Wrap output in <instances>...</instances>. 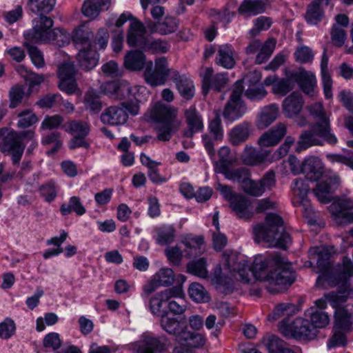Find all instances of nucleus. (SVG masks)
I'll return each mask as SVG.
<instances>
[{
    "instance_id": "f257e3e1",
    "label": "nucleus",
    "mask_w": 353,
    "mask_h": 353,
    "mask_svg": "<svg viewBox=\"0 0 353 353\" xmlns=\"http://www.w3.org/2000/svg\"><path fill=\"white\" fill-rule=\"evenodd\" d=\"M225 265L236 280L249 283L251 276L267 283L266 288L272 294L281 293L292 285L295 279L291 265L279 255H259L252 267L238 255L232 254L225 257Z\"/></svg>"
},
{
    "instance_id": "f03ea898",
    "label": "nucleus",
    "mask_w": 353,
    "mask_h": 353,
    "mask_svg": "<svg viewBox=\"0 0 353 353\" xmlns=\"http://www.w3.org/2000/svg\"><path fill=\"white\" fill-rule=\"evenodd\" d=\"M310 112L314 121L310 125L309 130L303 131L300 134L295 149L297 152L313 145L322 146L323 140L330 145H335L337 143L336 137L331 133L330 120L323 106L319 103H315L310 107Z\"/></svg>"
},
{
    "instance_id": "7ed1b4c3",
    "label": "nucleus",
    "mask_w": 353,
    "mask_h": 353,
    "mask_svg": "<svg viewBox=\"0 0 353 353\" xmlns=\"http://www.w3.org/2000/svg\"><path fill=\"white\" fill-rule=\"evenodd\" d=\"M143 77L145 82L152 87L163 85L167 78L170 77L184 99L189 100L194 97V86L192 81L185 75H180L178 71L168 68V61L165 57L157 59L154 68L152 61H150L143 72Z\"/></svg>"
},
{
    "instance_id": "20e7f679",
    "label": "nucleus",
    "mask_w": 353,
    "mask_h": 353,
    "mask_svg": "<svg viewBox=\"0 0 353 353\" xmlns=\"http://www.w3.org/2000/svg\"><path fill=\"white\" fill-rule=\"evenodd\" d=\"M253 234L256 242H265L270 247L286 250L291 243V237L285 231L282 218L274 213L267 214L264 223L254 225Z\"/></svg>"
},
{
    "instance_id": "39448f33",
    "label": "nucleus",
    "mask_w": 353,
    "mask_h": 353,
    "mask_svg": "<svg viewBox=\"0 0 353 353\" xmlns=\"http://www.w3.org/2000/svg\"><path fill=\"white\" fill-rule=\"evenodd\" d=\"M353 276V263L347 256L343 258V265L340 272L335 275L334 285H339L336 291L325 294L323 297L316 300V305L319 307H324L327 303L336 307L340 303H345L348 299L353 297V286L349 279Z\"/></svg>"
},
{
    "instance_id": "423d86ee",
    "label": "nucleus",
    "mask_w": 353,
    "mask_h": 353,
    "mask_svg": "<svg viewBox=\"0 0 353 353\" xmlns=\"http://www.w3.org/2000/svg\"><path fill=\"white\" fill-rule=\"evenodd\" d=\"M150 117L157 123V138L161 141H168L181 124L176 119V110L161 103L154 105L151 110Z\"/></svg>"
},
{
    "instance_id": "0eeeda50",
    "label": "nucleus",
    "mask_w": 353,
    "mask_h": 353,
    "mask_svg": "<svg viewBox=\"0 0 353 353\" xmlns=\"http://www.w3.org/2000/svg\"><path fill=\"white\" fill-rule=\"evenodd\" d=\"M34 137V133L32 130L22 132L10 130L3 137L0 143V151L11 157L14 165H19L26 148L23 141L32 140Z\"/></svg>"
},
{
    "instance_id": "6e6552de",
    "label": "nucleus",
    "mask_w": 353,
    "mask_h": 353,
    "mask_svg": "<svg viewBox=\"0 0 353 353\" xmlns=\"http://www.w3.org/2000/svg\"><path fill=\"white\" fill-rule=\"evenodd\" d=\"M120 106H110L101 115L103 123L117 125L125 123L128 120V113L132 115L138 114L139 105L137 102H121Z\"/></svg>"
},
{
    "instance_id": "1a4fd4ad",
    "label": "nucleus",
    "mask_w": 353,
    "mask_h": 353,
    "mask_svg": "<svg viewBox=\"0 0 353 353\" xmlns=\"http://www.w3.org/2000/svg\"><path fill=\"white\" fill-rule=\"evenodd\" d=\"M244 87L241 81L234 84V88L227 103L225 105L223 116L229 121H234L241 118L246 110V107L241 99Z\"/></svg>"
},
{
    "instance_id": "9d476101",
    "label": "nucleus",
    "mask_w": 353,
    "mask_h": 353,
    "mask_svg": "<svg viewBox=\"0 0 353 353\" xmlns=\"http://www.w3.org/2000/svg\"><path fill=\"white\" fill-rule=\"evenodd\" d=\"M39 17L32 20V29L24 34L26 40L38 43H47L50 38L53 20L43 14H39Z\"/></svg>"
},
{
    "instance_id": "9b49d317",
    "label": "nucleus",
    "mask_w": 353,
    "mask_h": 353,
    "mask_svg": "<svg viewBox=\"0 0 353 353\" xmlns=\"http://www.w3.org/2000/svg\"><path fill=\"white\" fill-rule=\"evenodd\" d=\"M281 331L285 336L299 340H312L318 332L307 319L303 318H296L290 324L281 327Z\"/></svg>"
},
{
    "instance_id": "f8f14e48",
    "label": "nucleus",
    "mask_w": 353,
    "mask_h": 353,
    "mask_svg": "<svg viewBox=\"0 0 353 353\" xmlns=\"http://www.w3.org/2000/svg\"><path fill=\"white\" fill-rule=\"evenodd\" d=\"M183 295L182 287L179 285L165 290L157 293L149 299L148 308L152 314L161 317L167 312L162 310L163 303L169 301L172 297H181Z\"/></svg>"
},
{
    "instance_id": "ddd939ff",
    "label": "nucleus",
    "mask_w": 353,
    "mask_h": 353,
    "mask_svg": "<svg viewBox=\"0 0 353 353\" xmlns=\"http://www.w3.org/2000/svg\"><path fill=\"white\" fill-rule=\"evenodd\" d=\"M77 70L72 62H64L58 68V76L60 79L59 89L68 94H72L77 90L75 75Z\"/></svg>"
},
{
    "instance_id": "4468645a",
    "label": "nucleus",
    "mask_w": 353,
    "mask_h": 353,
    "mask_svg": "<svg viewBox=\"0 0 353 353\" xmlns=\"http://www.w3.org/2000/svg\"><path fill=\"white\" fill-rule=\"evenodd\" d=\"M343 303H340L336 307L330 305L335 309L334 330L350 332L353 328V305L341 307Z\"/></svg>"
},
{
    "instance_id": "2eb2a0df",
    "label": "nucleus",
    "mask_w": 353,
    "mask_h": 353,
    "mask_svg": "<svg viewBox=\"0 0 353 353\" xmlns=\"http://www.w3.org/2000/svg\"><path fill=\"white\" fill-rule=\"evenodd\" d=\"M275 45L276 40L274 39L267 40L263 45L259 40H254L246 47L245 53L247 54H253L259 50L256 57L255 63L256 64H261L266 61L272 55L275 48Z\"/></svg>"
},
{
    "instance_id": "dca6fc26",
    "label": "nucleus",
    "mask_w": 353,
    "mask_h": 353,
    "mask_svg": "<svg viewBox=\"0 0 353 353\" xmlns=\"http://www.w3.org/2000/svg\"><path fill=\"white\" fill-rule=\"evenodd\" d=\"M168 339L165 336L145 334L137 346V353H161L165 350Z\"/></svg>"
},
{
    "instance_id": "f3484780",
    "label": "nucleus",
    "mask_w": 353,
    "mask_h": 353,
    "mask_svg": "<svg viewBox=\"0 0 353 353\" xmlns=\"http://www.w3.org/2000/svg\"><path fill=\"white\" fill-rule=\"evenodd\" d=\"M129 27L127 35V43L131 47H138L143 49L148 39L145 37V27L139 20L133 18Z\"/></svg>"
},
{
    "instance_id": "a211bd4d",
    "label": "nucleus",
    "mask_w": 353,
    "mask_h": 353,
    "mask_svg": "<svg viewBox=\"0 0 353 353\" xmlns=\"http://www.w3.org/2000/svg\"><path fill=\"white\" fill-rule=\"evenodd\" d=\"M292 79L303 93L307 95H312L316 85V80L315 75L312 72L300 68L299 70L292 72Z\"/></svg>"
},
{
    "instance_id": "6ab92c4d",
    "label": "nucleus",
    "mask_w": 353,
    "mask_h": 353,
    "mask_svg": "<svg viewBox=\"0 0 353 353\" xmlns=\"http://www.w3.org/2000/svg\"><path fill=\"white\" fill-rule=\"evenodd\" d=\"M303 174L312 181H318L324 172L322 161L315 156H310L303 161Z\"/></svg>"
},
{
    "instance_id": "aec40b11",
    "label": "nucleus",
    "mask_w": 353,
    "mask_h": 353,
    "mask_svg": "<svg viewBox=\"0 0 353 353\" xmlns=\"http://www.w3.org/2000/svg\"><path fill=\"white\" fill-rule=\"evenodd\" d=\"M304 100L299 92H293L283 101V111L286 117L298 115L303 109Z\"/></svg>"
},
{
    "instance_id": "412c9836",
    "label": "nucleus",
    "mask_w": 353,
    "mask_h": 353,
    "mask_svg": "<svg viewBox=\"0 0 353 353\" xmlns=\"http://www.w3.org/2000/svg\"><path fill=\"white\" fill-rule=\"evenodd\" d=\"M270 150L260 149L246 145L242 153V159L245 164L254 165L264 162L270 155Z\"/></svg>"
},
{
    "instance_id": "4be33fe9",
    "label": "nucleus",
    "mask_w": 353,
    "mask_h": 353,
    "mask_svg": "<svg viewBox=\"0 0 353 353\" xmlns=\"http://www.w3.org/2000/svg\"><path fill=\"white\" fill-rule=\"evenodd\" d=\"M279 108L276 104H270L263 107L256 119V126L259 129H265L272 124L279 117Z\"/></svg>"
},
{
    "instance_id": "5701e85b",
    "label": "nucleus",
    "mask_w": 353,
    "mask_h": 353,
    "mask_svg": "<svg viewBox=\"0 0 353 353\" xmlns=\"http://www.w3.org/2000/svg\"><path fill=\"white\" fill-rule=\"evenodd\" d=\"M77 59L80 68L89 71L96 67L99 61V54L92 48L79 49Z\"/></svg>"
},
{
    "instance_id": "b1692460",
    "label": "nucleus",
    "mask_w": 353,
    "mask_h": 353,
    "mask_svg": "<svg viewBox=\"0 0 353 353\" xmlns=\"http://www.w3.org/2000/svg\"><path fill=\"white\" fill-rule=\"evenodd\" d=\"M149 62L145 63V55L137 50L129 51L124 57V66L131 71H139L143 68L144 65L145 69Z\"/></svg>"
},
{
    "instance_id": "393cba45",
    "label": "nucleus",
    "mask_w": 353,
    "mask_h": 353,
    "mask_svg": "<svg viewBox=\"0 0 353 353\" xmlns=\"http://www.w3.org/2000/svg\"><path fill=\"white\" fill-rule=\"evenodd\" d=\"M161 327L168 334L175 336V339L178 342V336L186 330L188 326L177 321L175 318L168 316V312L162 315L160 321Z\"/></svg>"
},
{
    "instance_id": "a878e982",
    "label": "nucleus",
    "mask_w": 353,
    "mask_h": 353,
    "mask_svg": "<svg viewBox=\"0 0 353 353\" xmlns=\"http://www.w3.org/2000/svg\"><path fill=\"white\" fill-rule=\"evenodd\" d=\"M30 88L27 89L26 84H15L9 90V108L14 109L18 107L26 97L30 95Z\"/></svg>"
},
{
    "instance_id": "bb28decb",
    "label": "nucleus",
    "mask_w": 353,
    "mask_h": 353,
    "mask_svg": "<svg viewBox=\"0 0 353 353\" xmlns=\"http://www.w3.org/2000/svg\"><path fill=\"white\" fill-rule=\"evenodd\" d=\"M148 28L152 32H157L161 34H168L174 32L178 27V21L174 17H166L162 22L154 23L149 21Z\"/></svg>"
},
{
    "instance_id": "cd10ccee",
    "label": "nucleus",
    "mask_w": 353,
    "mask_h": 353,
    "mask_svg": "<svg viewBox=\"0 0 353 353\" xmlns=\"http://www.w3.org/2000/svg\"><path fill=\"white\" fill-rule=\"evenodd\" d=\"M325 0H314L308 6L305 13V19L307 23L316 24L321 21L324 16V6Z\"/></svg>"
},
{
    "instance_id": "c85d7f7f",
    "label": "nucleus",
    "mask_w": 353,
    "mask_h": 353,
    "mask_svg": "<svg viewBox=\"0 0 353 353\" xmlns=\"http://www.w3.org/2000/svg\"><path fill=\"white\" fill-rule=\"evenodd\" d=\"M185 115L188 125V129L185 131L184 135L186 137L191 138L195 132L201 131L203 129V121L195 108H191L186 110Z\"/></svg>"
},
{
    "instance_id": "c756f323",
    "label": "nucleus",
    "mask_w": 353,
    "mask_h": 353,
    "mask_svg": "<svg viewBox=\"0 0 353 353\" xmlns=\"http://www.w3.org/2000/svg\"><path fill=\"white\" fill-rule=\"evenodd\" d=\"M251 132V125L248 122H243L234 127L230 131V141L233 145H239L246 141Z\"/></svg>"
},
{
    "instance_id": "7c9ffc66",
    "label": "nucleus",
    "mask_w": 353,
    "mask_h": 353,
    "mask_svg": "<svg viewBox=\"0 0 353 353\" xmlns=\"http://www.w3.org/2000/svg\"><path fill=\"white\" fill-rule=\"evenodd\" d=\"M93 37V32L89 28H79L74 31L72 41L79 49H89L91 48V41Z\"/></svg>"
},
{
    "instance_id": "2f4dec72",
    "label": "nucleus",
    "mask_w": 353,
    "mask_h": 353,
    "mask_svg": "<svg viewBox=\"0 0 353 353\" xmlns=\"http://www.w3.org/2000/svg\"><path fill=\"white\" fill-rule=\"evenodd\" d=\"M230 206L239 219L248 220L252 216V213L248 210V201L243 195L237 194L234 196L230 201Z\"/></svg>"
},
{
    "instance_id": "473e14b6",
    "label": "nucleus",
    "mask_w": 353,
    "mask_h": 353,
    "mask_svg": "<svg viewBox=\"0 0 353 353\" xmlns=\"http://www.w3.org/2000/svg\"><path fill=\"white\" fill-rule=\"evenodd\" d=\"M156 235L154 239L159 245L171 244L175 239V229L172 225H163L154 229Z\"/></svg>"
},
{
    "instance_id": "72a5a7b5",
    "label": "nucleus",
    "mask_w": 353,
    "mask_h": 353,
    "mask_svg": "<svg viewBox=\"0 0 353 353\" xmlns=\"http://www.w3.org/2000/svg\"><path fill=\"white\" fill-rule=\"evenodd\" d=\"M178 343L192 347H199L205 343L204 336L200 333L192 332L187 328L178 336Z\"/></svg>"
},
{
    "instance_id": "f704fd0d",
    "label": "nucleus",
    "mask_w": 353,
    "mask_h": 353,
    "mask_svg": "<svg viewBox=\"0 0 353 353\" xmlns=\"http://www.w3.org/2000/svg\"><path fill=\"white\" fill-rule=\"evenodd\" d=\"M220 171L226 179L241 183L242 188L250 177L249 170L244 167L230 169L228 166Z\"/></svg>"
},
{
    "instance_id": "c9c22d12",
    "label": "nucleus",
    "mask_w": 353,
    "mask_h": 353,
    "mask_svg": "<svg viewBox=\"0 0 353 353\" xmlns=\"http://www.w3.org/2000/svg\"><path fill=\"white\" fill-rule=\"evenodd\" d=\"M216 62L218 65L228 69L234 67L235 61L232 47L230 45L225 44L219 47Z\"/></svg>"
},
{
    "instance_id": "e433bc0d",
    "label": "nucleus",
    "mask_w": 353,
    "mask_h": 353,
    "mask_svg": "<svg viewBox=\"0 0 353 353\" xmlns=\"http://www.w3.org/2000/svg\"><path fill=\"white\" fill-rule=\"evenodd\" d=\"M106 89L112 91V96L113 98L119 100L128 99L126 102H134L132 100V90L131 88L127 84H120L118 83L112 82L106 85ZM134 102L137 103V100Z\"/></svg>"
},
{
    "instance_id": "4c0bfd02",
    "label": "nucleus",
    "mask_w": 353,
    "mask_h": 353,
    "mask_svg": "<svg viewBox=\"0 0 353 353\" xmlns=\"http://www.w3.org/2000/svg\"><path fill=\"white\" fill-rule=\"evenodd\" d=\"M316 301H315V304ZM316 306L320 309L318 310L316 308H311L307 312V316L310 319V324L312 326H314V329L317 330V328H324L325 327L330 323V318L327 314L325 312H323L321 310L324 309V307H319L316 305Z\"/></svg>"
},
{
    "instance_id": "58836bf2",
    "label": "nucleus",
    "mask_w": 353,
    "mask_h": 353,
    "mask_svg": "<svg viewBox=\"0 0 353 353\" xmlns=\"http://www.w3.org/2000/svg\"><path fill=\"white\" fill-rule=\"evenodd\" d=\"M330 208L332 213L336 217H341L348 220L349 215L352 214L348 210L353 209V199L347 198L339 199L337 202L333 203Z\"/></svg>"
},
{
    "instance_id": "ea45409f",
    "label": "nucleus",
    "mask_w": 353,
    "mask_h": 353,
    "mask_svg": "<svg viewBox=\"0 0 353 353\" xmlns=\"http://www.w3.org/2000/svg\"><path fill=\"white\" fill-rule=\"evenodd\" d=\"M264 4L260 1L245 0L238 8L240 14L248 17L264 11Z\"/></svg>"
},
{
    "instance_id": "a19ab883",
    "label": "nucleus",
    "mask_w": 353,
    "mask_h": 353,
    "mask_svg": "<svg viewBox=\"0 0 353 353\" xmlns=\"http://www.w3.org/2000/svg\"><path fill=\"white\" fill-rule=\"evenodd\" d=\"M183 243L185 247L183 251L185 256L192 258L201 253V246L203 244V238L202 236L186 238L183 241Z\"/></svg>"
},
{
    "instance_id": "79ce46f5",
    "label": "nucleus",
    "mask_w": 353,
    "mask_h": 353,
    "mask_svg": "<svg viewBox=\"0 0 353 353\" xmlns=\"http://www.w3.org/2000/svg\"><path fill=\"white\" fill-rule=\"evenodd\" d=\"M63 129L74 136L87 137L90 132V125L83 121L73 120L65 123Z\"/></svg>"
},
{
    "instance_id": "37998d69",
    "label": "nucleus",
    "mask_w": 353,
    "mask_h": 353,
    "mask_svg": "<svg viewBox=\"0 0 353 353\" xmlns=\"http://www.w3.org/2000/svg\"><path fill=\"white\" fill-rule=\"evenodd\" d=\"M56 0H28V6L30 11L34 14H48L54 6Z\"/></svg>"
},
{
    "instance_id": "c03bdc74",
    "label": "nucleus",
    "mask_w": 353,
    "mask_h": 353,
    "mask_svg": "<svg viewBox=\"0 0 353 353\" xmlns=\"http://www.w3.org/2000/svg\"><path fill=\"white\" fill-rule=\"evenodd\" d=\"M314 253L317 255V267L322 273L327 272L331 268V252L327 247L316 248Z\"/></svg>"
},
{
    "instance_id": "a18cd8bd",
    "label": "nucleus",
    "mask_w": 353,
    "mask_h": 353,
    "mask_svg": "<svg viewBox=\"0 0 353 353\" xmlns=\"http://www.w3.org/2000/svg\"><path fill=\"white\" fill-rule=\"evenodd\" d=\"M206 266L207 263L204 258L192 260L187 264V272L200 278L206 279L208 276Z\"/></svg>"
},
{
    "instance_id": "49530a36",
    "label": "nucleus",
    "mask_w": 353,
    "mask_h": 353,
    "mask_svg": "<svg viewBox=\"0 0 353 353\" xmlns=\"http://www.w3.org/2000/svg\"><path fill=\"white\" fill-rule=\"evenodd\" d=\"M60 211L63 215H68L74 212L77 215L81 216L85 212V208L83 205L81 199L78 196H72L68 203H63Z\"/></svg>"
},
{
    "instance_id": "de8ad7c7",
    "label": "nucleus",
    "mask_w": 353,
    "mask_h": 353,
    "mask_svg": "<svg viewBox=\"0 0 353 353\" xmlns=\"http://www.w3.org/2000/svg\"><path fill=\"white\" fill-rule=\"evenodd\" d=\"M295 88V82L292 79V72L286 78H282L272 87L273 92L285 96Z\"/></svg>"
},
{
    "instance_id": "09e8293b",
    "label": "nucleus",
    "mask_w": 353,
    "mask_h": 353,
    "mask_svg": "<svg viewBox=\"0 0 353 353\" xmlns=\"http://www.w3.org/2000/svg\"><path fill=\"white\" fill-rule=\"evenodd\" d=\"M84 104L87 110L92 113H98L102 108L99 95L94 90H89L84 96Z\"/></svg>"
},
{
    "instance_id": "8fccbe9b",
    "label": "nucleus",
    "mask_w": 353,
    "mask_h": 353,
    "mask_svg": "<svg viewBox=\"0 0 353 353\" xmlns=\"http://www.w3.org/2000/svg\"><path fill=\"white\" fill-rule=\"evenodd\" d=\"M190 297L197 303L209 301L210 296L204 287L199 283H192L188 289Z\"/></svg>"
},
{
    "instance_id": "3c124183",
    "label": "nucleus",
    "mask_w": 353,
    "mask_h": 353,
    "mask_svg": "<svg viewBox=\"0 0 353 353\" xmlns=\"http://www.w3.org/2000/svg\"><path fill=\"white\" fill-rule=\"evenodd\" d=\"M49 37L50 38L48 40V43L52 42L59 47L70 43V39L72 38L67 31L59 28L52 29L50 34H49Z\"/></svg>"
},
{
    "instance_id": "603ef678",
    "label": "nucleus",
    "mask_w": 353,
    "mask_h": 353,
    "mask_svg": "<svg viewBox=\"0 0 353 353\" xmlns=\"http://www.w3.org/2000/svg\"><path fill=\"white\" fill-rule=\"evenodd\" d=\"M261 343L267 348L269 353H280L285 342L274 335L263 337Z\"/></svg>"
},
{
    "instance_id": "864d4df0",
    "label": "nucleus",
    "mask_w": 353,
    "mask_h": 353,
    "mask_svg": "<svg viewBox=\"0 0 353 353\" xmlns=\"http://www.w3.org/2000/svg\"><path fill=\"white\" fill-rule=\"evenodd\" d=\"M32 42L26 40L24 46L34 65L37 68H43L45 65L44 58L41 51L36 46L31 44Z\"/></svg>"
},
{
    "instance_id": "5fc2aeb1",
    "label": "nucleus",
    "mask_w": 353,
    "mask_h": 353,
    "mask_svg": "<svg viewBox=\"0 0 353 353\" xmlns=\"http://www.w3.org/2000/svg\"><path fill=\"white\" fill-rule=\"evenodd\" d=\"M313 192L317 199L323 203H327L330 201V195L334 192L329 188V185L325 180L317 183Z\"/></svg>"
},
{
    "instance_id": "6e6d98bb",
    "label": "nucleus",
    "mask_w": 353,
    "mask_h": 353,
    "mask_svg": "<svg viewBox=\"0 0 353 353\" xmlns=\"http://www.w3.org/2000/svg\"><path fill=\"white\" fill-rule=\"evenodd\" d=\"M20 118L17 123V126L20 128H26L38 121L36 114L30 109L24 110L18 114Z\"/></svg>"
},
{
    "instance_id": "4d7b16f0",
    "label": "nucleus",
    "mask_w": 353,
    "mask_h": 353,
    "mask_svg": "<svg viewBox=\"0 0 353 353\" xmlns=\"http://www.w3.org/2000/svg\"><path fill=\"white\" fill-rule=\"evenodd\" d=\"M159 285L162 286H169L174 283V274L170 268H161L155 275Z\"/></svg>"
},
{
    "instance_id": "13d9d810",
    "label": "nucleus",
    "mask_w": 353,
    "mask_h": 353,
    "mask_svg": "<svg viewBox=\"0 0 353 353\" xmlns=\"http://www.w3.org/2000/svg\"><path fill=\"white\" fill-rule=\"evenodd\" d=\"M169 48L170 46L166 41L159 39L154 41L148 39L143 49L156 53H165L168 51Z\"/></svg>"
},
{
    "instance_id": "bf43d9fd",
    "label": "nucleus",
    "mask_w": 353,
    "mask_h": 353,
    "mask_svg": "<svg viewBox=\"0 0 353 353\" xmlns=\"http://www.w3.org/2000/svg\"><path fill=\"white\" fill-rule=\"evenodd\" d=\"M346 33L345 30L337 24L332 26L331 31V39L334 45L336 47H341L345 41Z\"/></svg>"
},
{
    "instance_id": "052dcab7",
    "label": "nucleus",
    "mask_w": 353,
    "mask_h": 353,
    "mask_svg": "<svg viewBox=\"0 0 353 353\" xmlns=\"http://www.w3.org/2000/svg\"><path fill=\"white\" fill-rule=\"evenodd\" d=\"M243 190L248 194L253 196H259L264 192L259 181H253L250 177L243 187Z\"/></svg>"
},
{
    "instance_id": "680f3d73",
    "label": "nucleus",
    "mask_w": 353,
    "mask_h": 353,
    "mask_svg": "<svg viewBox=\"0 0 353 353\" xmlns=\"http://www.w3.org/2000/svg\"><path fill=\"white\" fill-rule=\"evenodd\" d=\"M294 56L296 60L302 63L311 62L314 57L312 50L307 46H301L297 48Z\"/></svg>"
},
{
    "instance_id": "e2e57ef3",
    "label": "nucleus",
    "mask_w": 353,
    "mask_h": 353,
    "mask_svg": "<svg viewBox=\"0 0 353 353\" xmlns=\"http://www.w3.org/2000/svg\"><path fill=\"white\" fill-rule=\"evenodd\" d=\"M101 8L99 5L90 0H85L82 6V13L87 17L94 18L97 17L100 12Z\"/></svg>"
},
{
    "instance_id": "0e129e2a",
    "label": "nucleus",
    "mask_w": 353,
    "mask_h": 353,
    "mask_svg": "<svg viewBox=\"0 0 353 353\" xmlns=\"http://www.w3.org/2000/svg\"><path fill=\"white\" fill-rule=\"evenodd\" d=\"M267 94L263 86H252L245 91V96L252 101H257L264 98Z\"/></svg>"
},
{
    "instance_id": "69168bd1",
    "label": "nucleus",
    "mask_w": 353,
    "mask_h": 353,
    "mask_svg": "<svg viewBox=\"0 0 353 353\" xmlns=\"http://www.w3.org/2000/svg\"><path fill=\"white\" fill-rule=\"evenodd\" d=\"M292 187L294 194L301 199H303L310 189L307 181L303 179H296L293 183Z\"/></svg>"
},
{
    "instance_id": "338daca9",
    "label": "nucleus",
    "mask_w": 353,
    "mask_h": 353,
    "mask_svg": "<svg viewBox=\"0 0 353 353\" xmlns=\"http://www.w3.org/2000/svg\"><path fill=\"white\" fill-rule=\"evenodd\" d=\"M259 182L264 192L272 190L276 185L275 172L272 170L268 171Z\"/></svg>"
},
{
    "instance_id": "774afa93",
    "label": "nucleus",
    "mask_w": 353,
    "mask_h": 353,
    "mask_svg": "<svg viewBox=\"0 0 353 353\" xmlns=\"http://www.w3.org/2000/svg\"><path fill=\"white\" fill-rule=\"evenodd\" d=\"M61 340L57 333L52 332L47 334L43 341V345L46 348H51L57 350L61 347Z\"/></svg>"
}]
</instances>
